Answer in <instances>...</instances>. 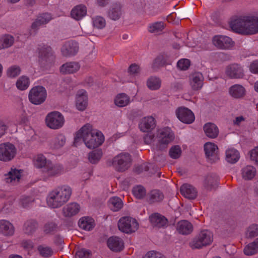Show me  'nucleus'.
<instances>
[{"mask_svg": "<svg viewBox=\"0 0 258 258\" xmlns=\"http://www.w3.org/2000/svg\"><path fill=\"white\" fill-rule=\"evenodd\" d=\"M82 141L89 149L97 148L103 143L104 137L102 133L95 129L90 124L83 125L76 133L74 144L76 147L82 143Z\"/></svg>", "mask_w": 258, "mask_h": 258, "instance_id": "nucleus-1", "label": "nucleus"}, {"mask_svg": "<svg viewBox=\"0 0 258 258\" xmlns=\"http://www.w3.org/2000/svg\"><path fill=\"white\" fill-rule=\"evenodd\" d=\"M230 27L233 31L239 34H255L258 33V15L235 17L231 20Z\"/></svg>", "mask_w": 258, "mask_h": 258, "instance_id": "nucleus-2", "label": "nucleus"}, {"mask_svg": "<svg viewBox=\"0 0 258 258\" xmlns=\"http://www.w3.org/2000/svg\"><path fill=\"white\" fill-rule=\"evenodd\" d=\"M71 195L72 189L69 186H59L48 193L46 203L51 208H59L69 200Z\"/></svg>", "mask_w": 258, "mask_h": 258, "instance_id": "nucleus-3", "label": "nucleus"}, {"mask_svg": "<svg viewBox=\"0 0 258 258\" xmlns=\"http://www.w3.org/2000/svg\"><path fill=\"white\" fill-rule=\"evenodd\" d=\"M213 240V233L209 230L204 229L200 232L190 242L192 249H200L209 245Z\"/></svg>", "mask_w": 258, "mask_h": 258, "instance_id": "nucleus-4", "label": "nucleus"}, {"mask_svg": "<svg viewBox=\"0 0 258 258\" xmlns=\"http://www.w3.org/2000/svg\"><path fill=\"white\" fill-rule=\"evenodd\" d=\"M47 92L45 88L41 86L33 87L29 91V100L35 105H39L44 102Z\"/></svg>", "mask_w": 258, "mask_h": 258, "instance_id": "nucleus-5", "label": "nucleus"}, {"mask_svg": "<svg viewBox=\"0 0 258 258\" xmlns=\"http://www.w3.org/2000/svg\"><path fill=\"white\" fill-rule=\"evenodd\" d=\"M118 227L121 231L126 233H131L137 230L139 224L135 219L126 216L119 219Z\"/></svg>", "mask_w": 258, "mask_h": 258, "instance_id": "nucleus-6", "label": "nucleus"}, {"mask_svg": "<svg viewBox=\"0 0 258 258\" xmlns=\"http://www.w3.org/2000/svg\"><path fill=\"white\" fill-rule=\"evenodd\" d=\"M45 122L47 126L50 128L57 130L63 125L64 118L60 112L53 111L47 115Z\"/></svg>", "mask_w": 258, "mask_h": 258, "instance_id": "nucleus-7", "label": "nucleus"}, {"mask_svg": "<svg viewBox=\"0 0 258 258\" xmlns=\"http://www.w3.org/2000/svg\"><path fill=\"white\" fill-rule=\"evenodd\" d=\"M112 164L117 171H125L131 166V156L127 153H121L118 154L114 157L112 160Z\"/></svg>", "mask_w": 258, "mask_h": 258, "instance_id": "nucleus-8", "label": "nucleus"}, {"mask_svg": "<svg viewBox=\"0 0 258 258\" xmlns=\"http://www.w3.org/2000/svg\"><path fill=\"white\" fill-rule=\"evenodd\" d=\"M16 154V149L9 143L0 144V160L9 161L12 160Z\"/></svg>", "mask_w": 258, "mask_h": 258, "instance_id": "nucleus-9", "label": "nucleus"}, {"mask_svg": "<svg viewBox=\"0 0 258 258\" xmlns=\"http://www.w3.org/2000/svg\"><path fill=\"white\" fill-rule=\"evenodd\" d=\"M213 44L218 49H228L234 45V42L225 35H217L212 38Z\"/></svg>", "mask_w": 258, "mask_h": 258, "instance_id": "nucleus-10", "label": "nucleus"}, {"mask_svg": "<svg viewBox=\"0 0 258 258\" xmlns=\"http://www.w3.org/2000/svg\"><path fill=\"white\" fill-rule=\"evenodd\" d=\"M42 171L44 177H52L61 174L63 172V168L61 165L53 164L50 161Z\"/></svg>", "mask_w": 258, "mask_h": 258, "instance_id": "nucleus-11", "label": "nucleus"}, {"mask_svg": "<svg viewBox=\"0 0 258 258\" xmlns=\"http://www.w3.org/2000/svg\"><path fill=\"white\" fill-rule=\"evenodd\" d=\"M177 118L183 123H191L195 120L194 113L188 108L184 107L178 108L175 111Z\"/></svg>", "mask_w": 258, "mask_h": 258, "instance_id": "nucleus-12", "label": "nucleus"}, {"mask_svg": "<svg viewBox=\"0 0 258 258\" xmlns=\"http://www.w3.org/2000/svg\"><path fill=\"white\" fill-rule=\"evenodd\" d=\"M204 150L207 159L211 162H216L219 159L217 154L218 147L214 143H206L204 145Z\"/></svg>", "mask_w": 258, "mask_h": 258, "instance_id": "nucleus-13", "label": "nucleus"}, {"mask_svg": "<svg viewBox=\"0 0 258 258\" xmlns=\"http://www.w3.org/2000/svg\"><path fill=\"white\" fill-rule=\"evenodd\" d=\"M226 75L231 79H240L244 76L242 68L238 64L234 63L226 68Z\"/></svg>", "mask_w": 258, "mask_h": 258, "instance_id": "nucleus-14", "label": "nucleus"}, {"mask_svg": "<svg viewBox=\"0 0 258 258\" xmlns=\"http://www.w3.org/2000/svg\"><path fill=\"white\" fill-rule=\"evenodd\" d=\"M79 50L78 44L75 41H67L64 43L61 52L64 56H70L75 55Z\"/></svg>", "mask_w": 258, "mask_h": 258, "instance_id": "nucleus-15", "label": "nucleus"}, {"mask_svg": "<svg viewBox=\"0 0 258 258\" xmlns=\"http://www.w3.org/2000/svg\"><path fill=\"white\" fill-rule=\"evenodd\" d=\"M80 210V205L77 203L72 202L63 207L62 211L64 217L71 218L77 215Z\"/></svg>", "mask_w": 258, "mask_h": 258, "instance_id": "nucleus-16", "label": "nucleus"}, {"mask_svg": "<svg viewBox=\"0 0 258 258\" xmlns=\"http://www.w3.org/2000/svg\"><path fill=\"white\" fill-rule=\"evenodd\" d=\"M22 171L15 168H12L8 173L5 174V180L6 182L11 185L18 183L21 177Z\"/></svg>", "mask_w": 258, "mask_h": 258, "instance_id": "nucleus-17", "label": "nucleus"}, {"mask_svg": "<svg viewBox=\"0 0 258 258\" xmlns=\"http://www.w3.org/2000/svg\"><path fill=\"white\" fill-rule=\"evenodd\" d=\"M155 120L152 116L143 118L139 124L140 130L143 132H151L155 127Z\"/></svg>", "mask_w": 258, "mask_h": 258, "instance_id": "nucleus-18", "label": "nucleus"}, {"mask_svg": "<svg viewBox=\"0 0 258 258\" xmlns=\"http://www.w3.org/2000/svg\"><path fill=\"white\" fill-rule=\"evenodd\" d=\"M88 105V97L87 92L84 90L78 91L76 95V106L80 111L84 110Z\"/></svg>", "mask_w": 258, "mask_h": 258, "instance_id": "nucleus-19", "label": "nucleus"}, {"mask_svg": "<svg viewBox=\"0 0 258 258\" xmlns=\"http://www.w3.org/2000/svg\"><path fill=\"white\" fill-rule=\"evenodd\" d=\"M158 138L160 143L168 144L173 140L174 136L170 128L165 127L158 131Z\"/></svg>", "mask_w": 258, "mask_h": 258, "instance_id": "nucleus-20", "label": "nucleus"}, {"mask_svg": "<svg viewBox=\"0 0 258 258\" xmlns=\"http://www.w3.org/2000/svg\"><path fill=\"white\" fill-rule=\"evenodd\" d=\"M107 246L112 251L118 252L123 249L124 243L120 238L117 236H112L107 240Z\"/></svg>", "mask_w": 258, "mask_h": 258, "instance_id": "nucleus-21", "label": "nucleus"}, {"mask_svg": "<svg viewBox=\"0 0 258 258\" xmlns=\"http://www.w3.org/2000/svg\"><path fill=\"white\" fill-rule=\"evenodd\" d=\"M203 81L204 77L201 73H195L189 77V84L194 90L201 89L203 85Z\"/></svg>", "mask_w": 258, "mask_h": 258, "instance_id": "nucleus-22", "label": "nucleus"}, {"mask_svg": "<svg viewBox=\"0 0 258 258\" xmlns=\"http://www.w3.org/2000/svg\"><path fill=\"white\" fill-rule=\"evenodd\" d=\"M150 221L153 226L159 228L166 227L168 225L167 219L163 216L155 213L150 217Z\"/></svg>", "mask_w": 258, "mask_h": 258, "instance_id": "nucleus-23", "label": "nucleus"}, {"mask_svg": "<svg viewBox=\"0 0 258 258\" xmlns=\"http://www.w3.org/2000/svg\"><path fill=\"white\" fill-rule=\"evenodd\" d=\"M180 192L182 196L189 199H194L197 196L196 189L188 184H183L180 187Z\"/></svg>", "mask_w": 258, "mask_h": 258, "instance_id": "nucleus-24", "label": "nucleus"}, {"mask_svg": "<svg viewBox=\"0 0 258 258\" xmlns=\"http://www.w3.org/2000/svg\"><path fill=\"white\" fill-rule=\"evenodd\" d=\"M240 158V154L238 150L230 147L225 151V160L230 164L236 163Z\"/></svg>", "mask_w": 258, "mask_h": 258, "instance_id": "nucleus-25", "label": "nucleus"}, {"mask_svg": "<svg viewBox=\"0 0 258 258\" xmlns=\"http://www.w3.org/2000/svg\"><path fill=\"white\" fill-rule=\"evenodd\" d=\"M52 19L51 15L49 13H44L39 16L32 23L31 27L33 29H38L42 25L48 23Z\"/></svg>", "mask_w": 258, "mask_h": 258, "instance_id": "nucleus-26", "label": "nucleus"}, {"mask_svg": "<svg viewBox=\"0 0 258 258\" xmlns=\"http://www.w3.org/2000/svg\"><path fill=\"white\" fill-rule=\"evenodd\" d=\"M0 232L6 236H12L15 232L13 225L6 220H0Z\"/></svg>", "mask_w": 258, "mask_h": 258, "instance_id": "nucleus-27", "label": "nucleus"}, {"mask_svg": "<svg viewBox=\"0 0 258 258\" xmlns=\"http://www.w3.org/2000/svg\"><path fill=\"white\" fill-rule=\"evenodd\" d=\"M87 14V8L83 5H79L74 8L71 11L72 17L76 20H80Z\"/></svg>", "mask_w": 258, "mask_h": 258, "instance_id": "nucleus-28", "label": "nucleus"}, {"mask_svg": "<svg viewBox=\"0 0 258 258\" xmlns=\"http://www.w3.org/2000/svg\"><path fill=\"white\" fill-rule=\"evenodd\" d=\"M177 230L183 235L190 234L193 230L192 225L187 220H182L178 222L177 224Z\"/></svg>", "mask_w": 258, "mask_h": 258, "instance_id": "nucleus-29", "label": "nucleus"}, {"mask_svg": "<svg viewBox=\"0 0 258 258\" xmlns=\"http://www.w3.org/2000/svg\"><path fill=\"white\" fill-rule=\"evenodd\" d=\"M130 103V97L124 93L118 94L114 98V103L118 107L126 106Z\"/></svg>", "mask_w": 258, "mask_h": 258, "instance_id": "nucleus-30", "label": "nucleus"}, {"mask_svg": "<svg viewBox=\"0 0 258 258\" xmlns=\"http://www.w3.org/2000/svg\"><path fill=\"white\" fill-rule=\"evenodd\" d=\"M66 138L62 134L55 135L50 143V147L54 149H58L62 147L66 144Z\"/></svg>", "mask_w": 258, "mask_h": 258, "instance_id": "nucleus-31", "label": "nucleus"}, {"mask_svg": "<svg viewBox=\"0 0 258 258\" xmlns=\"http://www.w3.org/2000/svg\"><path fill=\"white\" fill-rule=\"evenodd\" d=\"M229 94L235 98H240L244 96L245 93L244 88L238 84L232 85L229 89Z\"/></svg>", "mask_w": 258, "mask_h": 258, "instance_id": "nucleus-32", "label": "nucleus"}, {"mask_svg": "<svg viewBox=\"0 0 258 258\" xmlns=\"http://www.w3.org/2000/svg\"><path fill=\"white\" fill-rule=\"evenodd\" d=\"M204 130L206 135L210 138H215L219 134V130L214 123H207L204 126Z\"/></svg>", "mask_w": 258, "mask_h": 258, "instance_id": "nucleus-33", "label": "nucleus"}, {"mask_svg": "<svg viewBox=\"0 0 258 258\" xmlns=\"http://www.w3.org/2000/svg\"><path fill=\"white\" fill-rule=\"evenodd\" d=\"M80 66L77 62H67L62 65L60 68V72L63 74H72L77 72Z\"/></svg>", "mask_w": 258, "mask_h": 258, "instance_id": "nucleus-34", "label": "nucleus"}, {"mask_svg": "<svg viewBox=\"0 0 258 258\" xmlns=\"http://www.w3.org/2000/svg\"><path fill=\"white\" fill-rule=\"evenodd\" d=\"M49 160L41 154L35 155L33 159V163L35 167L42 170L46 167Z\"/></svg>", "mask_w": 258, "mask_h": 258, "instance_id": "nucleus-35", "label": "nucleus"}, {"mask_svg": "<svg viewBox=\"0 0 258 258\" xmlns=\"http://www.w3.org/2000/svg\"><path fill=\"white\" fill-rule=\"evenodd\" d=\"M78 224L80 228L86 231L91 230L95 225L94 220L89 217L81 218L79 221Z\"/></svg>", "mask_w": 258, "mask_h": 258, "instance_id": "nucleus-36", "label": "nucleus"}, {"mask_svg": "<svg viewBox=\"0 0 258 258\" xmlns=\"http://www.w3.org/2000/svg\"><path fill=\"white\" fill-rule=\"evenodd\" d=\"M147 200L150 203L159 202L163 200L164 195L162 192L157 189H154L147 195Z\"/></svg>", "mask_w": 258, "mask_h": 258, "instance_id": "nucleus-37", "label": "nucleus"}, {"mask_svg": "<svg viewBox=\"0 0 258 258\" xmlns=\"http://www.w3.org/2000/svg\"><path fill=\"white\" fill-rule=\"evenodd\" d=\"M241 175L244 180H248L252 179L255 175V168L250 165H247L241 169Z\"/></svg>", "mask_w": 258, "mask_h": 258, "instance_id": "nucleus-38", "label": "nucleus"}, {"mask_svg": "<svg viewBox=\"0 0 258 258\" xmlns=\"http://www.w3.org/2000/svg\"><path fill=\"white\" fill-rule=\"evenodd\" d=\"M244 253L247 255H252L258 252V237L253 241L246 245L243 250Z\"/></svg>", "mask_w": 258, "mask_h": 258, "instance_id": "nucleus-39", "label": "nucleus"}, {"mask_svg": "<svg viewBox=\"0 0 258 258\" xmlns=\"http://www.w3.org/2000/svg\"><path fill=\"white\" fill-rule=\"evenodd\" d=\"M108 205L113 211H118L123 206L121 200L118 197H112L108 201Z\"/></svg>", "mask_w": 258, "mask_h": 258, "instance_id": "nucleus-40", "label": "nucleus"}, {"mask_svg": "<svg viewBox=\"0 0 258 258\" xmlns=\"http://www.w3.org/2000/svg\"><path fill=\"white\" fill-rule=\"evenodd\" d=\"M164 24L163 22H156L149 25L148 30L150 33L160 34L164 28Z\"/></svg>", "mask_w": 258, "mask_h": 258, "instance_id": "nucleus-41", "label": "nucleus"}, {"mask_svg": "<svg viewBox=\"0 0 258 258\" xmlns=\"http://www.w3.org/2000/svg\"><path fill=\"white\" fill-rule=\"evenodd\" d=\"M121 14V6L117 4L113 5L108 12L109 17L113 20L118 19Z\"/></svg>", "mask_w": 258, "mask_h": 258, "instance_id": "nucleus-42", "label": "nucleus"}, {"mask_svg": "<svg viewBox=\"0 0 258 258\" xmlns=\"http://www.w3.org/2000/svg\"><path fill=\"white\" fill-rule=\"evenodd\" d=\"M16 87L18 89L23 91L26 90L30 85L29 78L25 76H22L17 81Z\"/></svg>", "mask_w": 258, "mask_h": 258, "instance_id": "nucleus-43", "label": "nucleus"}, {"mask_svg": "<svg viewBox=\"0 0 258 258\" xmlns=\"http://www.w3.org/2000/svg\"><path fill=\"white\" fill-rule=\"evenodd\" d=\"M171 63V60L169 59L167 55H159L153 62V66L154 68H158L164 65L170 64Z\"/></svg>", "mask_w": 258, "mask_h": 258, "instance_id": "nucleus-44", "label": "nucleus"}, {"mask_svg": "<svg viewBox=\"0 0 258 258\" xmlns=\"http://www.w3.org/2000/svg\"><path fill=\"white\" fill-rule=\"evenodd\" d=\"M161 85V80L155 77H151L149 78L147 81L148 87L152 90H156L159 89Z\"/></svg>", "mask_w": 258, "mask_h": 258, "instance_id": "nucleus-45", "label": "nucleus"}, {"mask_svg": "<svg viewBox=\"0 0 258 258\" xmlns=\"http://www.w3.org/2000/svg\"><path fill=\"white\" fill-rule=\"evenodd\" d=\"M37 227V223L35 220H30L25 223L23 230L25 233L31 234L36 230Z\"/></svg>", "mask_w": 258, "mask_h": 258, "instance_id": "nucleus-46", "label": "nucleus"}, {"mask_svg": "<svg viewBox=\"0 0 258 258\" xmlns=\"http://www.w3.org/2000/svg\"><path fill=\"white\" fill-rule=\"evenodd\" d=\"M14 38L9 35H6L0 37V48L3 49L9 47L14 43Z\"/></svg>", "mask_w": 258, "mask_h": 258, "instance_id": "nucleus-47", "label": "nucleus"}, {"mask_svg": "<svg viewBox=\"0 0 258 258\" xmlns=\"http://www.w3.org/2000/svg\"><path fill=\"white\" fill-rule=\"evenodd\" d=\"M39 57L41 60H46L51 54V48L50 46L44 45L39 47Z\"/></svg>", "mask_w": 258, "mask_h": 258, "instance_id": "nucleus-48", "label": "nucleus"}, {"mask_svg": "<svg viewBox=\"0 0 258 258\" xmlns=\"http://www.w3.org/2000/svg\"><path fill=\"white\" fill-rule=\"evenodd\" d=\"M245 236L250 238L258 236V225L252 224L249 225L245 231Z\"/></svg>", "mask_w": 258, "mask_h": 258, "instance_id": "nucleus-49", "label": "nucleus"}, {"mask_svg": "<svg viewBox=\"0 0 258 258\" xmlns=\"http://www.w3.org/2000/svg\"><path fill=\"white\" fill-rule=\"evenodd\" d=\"M102 156V152L101 150H94L89 153L88 159L91 163L95 164L100 160Z\"/></svg>", "mask_w": 258, "mask_h": 258, "instance_id": "nucleus-50", "label": "nucleus"}, {"mask_svg": "<svg viewBox=\"0 0 258 258\" xmlns=\"http://www.w3.org/2000/svg\"><path fill=\"white\" fill-rule=\"evenodd\" d=\"M133 194L137 199H142L145 197L146 190L143 186L138 185L133 188Z\"/></svg>", "mask_w": 258, "mask_h": 258, "instance_id": "nucleus-51", "label": "nucleus"}, {"mask_svg": "<svg viewBox=\"0 0 258 258\" xmlns=\"http://www.w3.org/2000/svg\"><path fill=\"white\" fill-rule=\"evenodd\" d=\"M37 249L40 254L43 257H47L53 254L52 249L50 247L45 245H39L38 246Z\"/></svg>", "mask_w": 258, "mask_h": 258, "instance_id": "nucleus-52", "label": "nucleus"}, {"mask_svg": "<svg viewBox=\"0 0 258 258\" xmlns=\"http://www.w3.org/2000/svg\"><path fill=\"white\" fill-rule=\"evenodd\" d=\"M21 73V69L19 66L13 65L7 70V74L10 78H15Z\"/></svg>", "mask_w": 258, "mask_h": 258, "instance_id": "nucleus-53", "label": "nucleus"}, {"mask_svg": "<svg viewBox=\"0 0 258 258\" xmlns=\"http://www.w3.org/2000/svg\"><path fill=\"white\" fill-rule=\"evenodd\" d=\"M93 24L96 28L102 29L105 27L106 22L103 18L97 16L93 18Z\"/></svg>", "mask_w": 258, "mask_h": 258, "instance_id": "nucleus-54", "label": "nucleus"}, {"mask_svg": "<svg viewBox=\"0 0 258 258\" xmlns=\"http://www.w3.org/2000/svg\"><path fill=\"white\" fill-rule=\"evenodd\" d=\"M181 154V150L179 146H174L171 148L169 155L173 159L178 158Z\"/></svg>", "mask_w": 258, "mask_h": 258, "instance_id": "nucleus-55", "label": "nucleus"}, {"mask_svg": "<svg viewBox=\"0 0 258 258\" xmlns=\"http://www.w3.org/2000/svg\"><path fill=\"white\" fill-rule=\"evenodd\" d=\"M190 62L189 59L182 58L180 59L177 63V67L181 70H186L190 66Z\"/></svg>", "mask_w": 258, "mask_h": 258, "instance_id": "nucleus-56", "label": "nucleus"}, {"mask_svg": "<svg viewBox=\"0 0 258 258\" xmlns=\"http://www.w3.org/2000/svg\"><path fill=\"white\" fill-rule=\"evenodd\" d=\"M91 253L89 250L85 249H81L76 253V258H90Z\"/></svg>", "mask_w": 258, "mask_h": 258, "instance_id": "nucleus-57", "label": "nucleus"}, {"mask_svg": "<svg viewBox=\"0 0 258 258\" xmlns=\"http://www.w3.org/2000/svg\"><path fill=\"white\" fill-rule=\"evenodd\" d=\"M34 202V199L31 197H24L20 200V204L24 208H26Z\"/></svg>", "mask_w": 258, "mask_h": 258, "instance_id": "nucleus-58", "label": "nucleus"}, {"mask_svg": "<svg viewBox=\"0 0 258 258\" xmlns=\"http://www.w3.org/2000/svg\"><path fill=\"white\" fill-rule=\"evenodd\" d=\"M9 126L8 121L0 120V138L6 134Z\"/></svg>", "mask_w": 258, "mask_h": 258, "instance_id": "nucleus-59", "label": "nucleus"}, {"mask_svg": "<svg viewBox=\"0 0 258 258\" xmlns=\"http://www.w3.org/2000/svg\"><path fill=\"white\" fill-rule=\"evenodd\" d=\"M140 67L136 63L132 64L128 69V73L131 75L135 76L138 74L140 73Z\"/></svg>", "mask_w": 258, "mask_h": 258, "instance_id": "nucleus-60", "label": "nucleus"}, {"mask_svg": "<svg viewBox=\"0 0 258 258\" xmlns=\"http://www.w3.org/2000/svg\"><path fill=\"white\" fill-rule=\"evenodd\" d=\"M250 160L258 164V147H256L249 152Z\"/></svg>", "mask_w": 258, "mask_h": 258, "instance_id": "nucleus-61", "label": "nucleus"}, {"mask_svg": "<svg viewBox=\"0 0 258 258\" xmlns=\"http://www.w3.org/2000/svg\"><path fill=\"white\" fill-rule=\"evenodd\" d=\"M56 225L53 222L46 223L44 227V231L45 233H50L56 229Z\"/></svg>", "mask_w": 258, "mask_h": 258, "instance_id": "nucleus-62", "label": "nucleus"}, {"mask_svg": "<svg viewBox=\"0 0 258 258\" xmlns=\"http://www.w3.org/2000/svg\"><path fill=\"white\" fill-rule=\"evenodd\" d=\"M144 258H165L161 253L154 251L148 252Z\"/></svg>", "mask_w": 258, "mask_h": 258, "instance_id": "nucleus-63", "label": "nucleus"}, {"mask_svg": "<svg viewBox=\"0 0 258 258\" xmlns=\"http://www.w3.org/2000/svg\"><path fill=\"white\" fill-rule=\"evenodd\" d=\"M216 183V181L212 176H208L205 180V186L207 188H212Z\"/></svg>", "mask_w": 258, "mask_h": 258, "instance_id": "nucleus-64", "label": "nucleus"}]
</instances>
